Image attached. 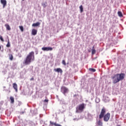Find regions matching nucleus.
Returning a JSON list of instances; mask_svg holds the SVG:
<instances>
[{
  "label": "nucleus",
  "mask_w": 126,
  "mask_h": 126,
  "mask_svg": "<svg viewBox=\"0 0 126 126\" xmlns=\"http://www.w3.org/2000/svg\"><path fill=\"white\" fill-rule=\"evenodd\" d=\"M34 61H35V53L32 51L26 57L24 60L23 63L25 65H28L30 64L32 62H34Z\"/></svg>",
  "instance_id": "f257e3e1"
},
{
  "label": "nucleus",
  "mask_w": 126,
  "mask_h": 126,
  "mask_svg": "<svg viewBox=\"0 0 126 126\" xmlns=\"http://www.w3.org/2000/svg\"><path fill=\"white\" fill-rule=\"evenodd\" d=\"M106 108L103 107L101 109L100 114L99 115V119H103L104 122H108L109 120H110V118H111V113H107L106 114ZM105 114H106L105 115Z\"/></svg>",
  "instance_id": "f03ea898"
},
{
  "label": "nucleus",
  "mask_w": 126,
  "mask_h": 126,
  "mask_svg": "<svg viewBox=\"0 0 126 126\" xmlns=\"http://www.w3.org/2000/svg\"><path fill=\"white\" fill-rule=\"evenodd\" d=\"M126 74L125 73H121V74H116L112 77L113 83L114 84L116 83H118V82H120L121 80H123L124 78H125V76Z\"/></svg>",
  "instance_id": "7ed1b4c3"
},
{
  "label": "nucleus",
  "mask_w": 126,
  "mask_h": 126,
  "mask_svg": "<svg viewBox=\"0 0 126 126\" xmlns=\"http://www.w3.org/2000/svg\"><path fill=\"white\" fill-rule=\"evenodd\" d=\"M84 109H85V104L82 103L81 104H79L76 107V113H79V111H80V112H83Z\"/></svg>",
  "instance_id": "20e7f679"
},
{
  "label": "nucleus",
  "mask_w": 126,
  "mask_h": 126,
  "mask_svg": "<svg viewBox=\"0 0 126 126\" xmlns=\"http://www.w3.org/2000/svg\"><path fill=\"white\" fill-rule=\"evenodd\" d=\"M61 92H62L64 95H65V94L68 92V89L64 86H62L61 87Z\"/></svg>",
  "instance_id": "39448f33"
},
{
  "label": "nucleus",
  "mask_w": 126,
  "mask_h": 126,
  "mask_svg": "<svg viewBox=\"0 0 126 126\" xmlns=\"http://www.w3.org/2000/svg\"><path fill=\"white\" fill-rule=\"evenodd\" d=\"M41 49H42V51H53V48L50 47H42Z\"/></svg>",
  "instance_id": "423d86ee"
},
{
  "label": "nucleus",
  "mask_w": 126,
  "mask_h": 126,
  "mask_svg": "<svg viewBox=\"0 0 126 126\" xmlns=\"http://www.w3.org/2000/svg\"><path fill=\"white\" fill-rule=\"evenodd\" d=\"M0 2L1 4H2L3 5L2 6L3 8H4V7L6 6V3H7L6 0H0Z\"/></svg>",
  "instance_id": "0eeeda50"
},
{
  "label": "nucleus",
  "mask_w": 126,
  "mask_h": 126,
  "mask_svg": "<svg viewBox=\"0 0 126 126\" xmlns=\"http://www.w3.org/2000/svg\"><path fill=\"white\" fill-rule=\"evenodd\" d=\"M54 70L56 72H60V73H63V70L61 68H55Z\"/></svg>",
  "instance_id": "6e6552de"
},
{
  "label": "nucleus",
  "mask_w": 126,
  "mask_h": 126,
  "mask_svg": "<svg viewBox=\"0 0 126 126\" xmlns=\"http://www.w3.org/2000/svg\"><path fill=\"white\" fill-rule=\"evenodd\" d=\"M13 88L15 90L16 92H18V89L17 87V84L16 83H13Z\"/></svg>",
  "instance_id": "1a4fd4ad"
},
{
  "label": "nucleus",
  "mask_w": 126,
  "mask_h": 126,
  "mask_svg": "<svg viewBox=\"0 0 126 126\" xmlns=\"http://www.w3.org/2000/svg\"><path fill=\"white\" fill-rule=\"evenodd\" d=\"M41 24V23H40L39 22H37L36 23H33L32 25V27H37L38 26H40V25Z\"/></svg>",
  "instance_id": "9d476101"
},
{
  "label": "nucleus",
  "mask_w": 126,
  "mask_h": 126,
  "mask_svg": "<svg viewBox=\"0 0 126 126\" xmlns=\"http://www.w3.org/2000/svg\"><path fill=\"white\" fill-rule=\"evenodd\" d=\"M37 31L36 30L32 29V35H33L34 36H35V35L37 34Z\"/></svg>",
  "instance_id": "9b49d317"
},
{
  "label": "nucleus",
  "mask_w": 126,
  "mask_h": 126,
  "mask_svg": "<svg viewBox=\"0 0 126 126\" xmlns=\"http://www.w3.org/2000/svg\"><path fill=\"white\" fill-rule=\"evenodd\" d=\"M97 125L99 126H103V123L101 120H98L97 122Z\"/></svg>",
  "instance_id": "f8f14e48"
},
{
  "label": "nucleus",
  "mask_w": 126,
  "mask_h": 126,
  "mask_svg": "<svg viewBox=\"0 0 126 126\" xmlns=\"http://www.w3.org/2000/svg\"><path fill=\"white\" fill-rule=\"evenodd\" d=\"M5 27H6V29L8 30V31H10V26L8 24L5 25Z\"/></svg>",
  "instance_id": "ddd939ff"
},
{
  "label": "nucleus",
  "mask_w": 126,
  "mask_h": 126,
  "mask_svg": "<svg viewBox=\"0 0 126 126\" xmlns=\"http://www.w3.org/2000/svg\"><path fill=\"white\" fill-rule=\"evenodd\" d=\"M10 99L11 100V103L13 104L14 103V97H13V96H10Z\"/></svg>",
  "instance_id": "4468645a"
},
{
  "label": "nucleus",
  "mask_w": 126,
  "mask_h": 126,
  "mask_svg": "<svg viewBox=\"0 0 126 126\" xmlns=\"http://www.w3.org/2000/svg\"><path fill=\"white\" fill-rule=\"evenodd\" d=\"M118 16H119L120 17H123V13H122V12L118 11Z\"/></svg>",
  "instance_id": "2eb2a0df"
},
{
  "label": "nucleus",
  "mask_w": 126,
  "mask_h": 126,
  "mask_svg": "<svg viewBox=\"0 0 126 126\" xmlns=\"http://www.w3.org/2000/svg\"><path fill=\"white\" fill-rule=\"evenodd\" d=\"M89 70L90 71H91V72H95V71H96V69L92 68H90Z\"/></svg>",
  "instance_id": "dca6fc26"
},
{
  "label": "nucleus",
  "mask_w": 126,
  "mask_h": 126,
  "mask_svg": "<svg viewBox=\"0 0 126 126\" xmlns=\"http://www.w3.org/2000/svg\"><path fill=\"white\" fill-rule=\"evenodd\" d=\"M9 60L10 61H12L13 60V56L12 55V54L9 55Z\"/></svg>",
  "instance_id": "f3484780"
},
{
  "label": "nucleus",
  "mask_w": 126,
  "mask_h": 126,
  "mask_svg": "<svg viewBox=\"0 0 126 126\" xmlns=\"http://www.w3.org/2000/svg\"><path fill=\"white\" fill-rule=\"evenodd\" d=\"M19 28L22 32H23L24 31V28H23V26H20Z\"/></svg>",
  "instance_id": "a211bd4d"
},
{
  "label": "nucleus",
  "mask_w": 126,
  "mask_h": 126,
  "mask_svg": "<svg viewBox=\"0 0 126 126\" xmlns=\"http://www.w3.org/2000/svg\"><path fill=\"white\" fill-rule=\"evenodd\" d=\"M79 8L80 9V12H83V6H82V5L80 6Z\"/></svg>",
  "instance_id": "6ab92c4d"
},
{
  "label": "nucleus",
  "mask_w": 126,
  "mask_h": 126,
  "mask_svg": "<svg viewBox=\"0 0 126 126\" xmlns=\"http://www.w3.org/2000/svg\"><path fill=\"white\" fill-rule=\"evenodd\" d=\"M42 5L44 8L46 7L47 6V2H45V3H42Z\"/></svg>",
  "instance_id": "aec40b11"
},
{
  "label": "nucleus",
  "mask_w": 126,
  "mask_h": 126,
  "mask_svg": "<svg viewBox=\"0 0 126 126\" xmlns=\"http://www.w3.org/2000/svg\"><path fill=\"white\" fill-rule=\"evenodd\" d=\"M6 46L7 48H9V47H10V43H9V40H8L7 44H6Z\"/></svg>",
  "instance_id": "412c9836"
},
{
  "label": "nucleus",
  "mask_w": 126,
  "mask_h": 126,
  "mask_svg": "<svg viewBox=\"0 0 126 126\" xmlns=\"http://www.w3.org/2000/svg\"><path fill=\"white\" fill-rule=\"evenodd\" d=\"M95 53H96V50L95 49H92V54L95 55Z\"/></svg>",
  "instance_id": "4be33fe9"
},
{
  "label": "nucleus",
  "mask_w": 126,
  "mask_h": 126,
  "mask_svg": "<svg viewBox=\"0 0 126 126\" xmlns=\"http://www.w3.org/2000/svg\"><path fill=\"white\" fill-rule=\"evenodd\" d=\"M62 63H63V65H66V63H65V60H63Z\"/></svg>",
  "instance_id": "5701e85b"
},
{
  "label": "nucleus",
  "mask_w": 126,
  "mask_h": 126,
  "mask_svg": "<svg viewBox=\"0 0 126 126\" xmlns=\"http://www.w3.org/2000/svg\"><path fill=\"white\" fill-rule=\"evenodd\" d=\"M0 40L2 41V42H4V40L3 39V38H2V36H0Z\"/></svg>",
  "instance_id": "b1692460"
},
{
  "label": "nucleus",
  "mask_w": 126,
  "mask_h": 126,
  "mask_svg": "<svg viewBox=\"0 0 126 126\" xmlns=\"http://www.w3.org/2000/svg\"><path fill=\"white\" fill-rule=\"evenodd\" d=\"M44 102H46V103H48V102H49V100H48V99H45V100H44Z\"/></svg>",
  "instance_id": "393cba45"
},
{
  "label": "nucleus",
  "mask_w": 126,
  "mask_h": 126,
  "mask_svg": "<svg viewBox=\"0 0 126 126\" xmlns=\"http://www.w3.org/2000/svg\"><path fill=\"white\" fill-rule=\"evenodd\" d=\"M30 80H31V81L34 80V78L32 77V78L30 79Z\"/></svg>",
  "instance_id": "a878e982"
},
{
  "label": "nucleus",
  "mask_w": 126,
  "mask_h": 126,
  "mask_svg": "<svg viewBox=\"0 0 126 126\" xmlns=\"http://www.w3.org/2000/svg\"><path fill=\"white\" fill-rule=\"evenodd\" d=\"M94 48H95V46H93V49H92V50H95V49H94Z\"/></svg>",
  "instance_id": "bb28decb"
},
{
  "label": "nucleus",
  "mask_w": 126,
  "mask_h": 126,
  "mask_svg": "<svg viewBox=\"0 0 126 126\" xmlns=\"http://www.w3.org/2000/svg\"><path fill=\"white\" fill-rule=\"evenodd\" d=\"M0 50H1V46L0 45Z\"/></svg>",
  "instance_id": "cd10ccee"
},
{
  "label": "nucleus",
  "mask_w": 126,
  "mask_h": 126,
  "mask_svg": "<svg viewBox=\"0 0 126 126\" xmlns=\"http://www.w3.org/2000/svg\"><path fill=\"white\" fill-rule=\"evenodd\" d=\"M117 126H121V125H117Z\"/></svg>",
  "instance_id": "c85d7f7f"
},
{
  "label": "nucleus",
  "mask_w": 126,
  "mask_h": 126,
  "mask_svg": "<svg viewBox=\"0 0 126 126\" xmlns=\"http://www.w3.org/2000/svg\"><path fill=\"white\" fill-rule=\"evenodd\" d=\"M75 96H76V95L75 94V95H74V97Z\"/></svg>",
  "instance_id": "c756f323"
},
{
  "label": "nucleus",
  "mask_w": 126,
  "mask_h": 126,
  "mask_svg": "<svg viewBox=\"0 0 126 126\" xmlns=\"http://www.w3.org/2000/svg\"><path fill=\"white\" fill-rule=\"evenodd\" d=\"M25 0H22L23 1H24Z\"/></svg>",
  "instance_id": "7c9ffc66"
}]
</instances>
